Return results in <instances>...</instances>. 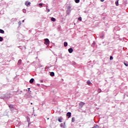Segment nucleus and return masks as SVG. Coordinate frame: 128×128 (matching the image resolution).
Wrapping results in <instances>:
<instances>
[{
    "label": "nucleus",
    "mask_w": 128,
    "mask_h": 128,
    "mask_svg": "<svg viewBox=\"0 0 128 128\" xmlns=\"http://www.w3.org/2000/svg\"><path fill=\"white\" fill-rule=\"evenodd\" d=\"M86 104L84 102H80L79 103V108H82Z\"/></svg>",
    "instance_id": "obj_4"
},
{
    "label": "nucleus",
    "mask_w": 128,
    "mask_h": 128,
    "mask_svg": "<svg viewBox=\"0 0 128 128\" xmlns=\"http://www.w3.org/2000/svg\"><path fill=\"white\" fill-rule=\"evenodd\" d=\"M22 22H24V20H22Z\"/></svg>",
    "instance_id": "obj_36"
},
{
    "label": "nucleus",
    "mask_w": 128,
    "mask_h": 128,
    "mask_svg": "<svg viewBox=\"0 0 128 128\" xmlns=\"http://www.w3.org/2000/svg\"><path fill=\"white\" fill-rule=\"evenodd\" d=\"M47 12H50V9H48Z\"/></svg>",
    "instance_id": "obj_32"
},
{
    "label": "nucleus",
    "mask_w": 128,
    "mask_h": 128,
    "mask_svg": "<svg viewBox=\"0 0 128 128\" xmlns=\"http://www.w3.org/2000/svg\"><path fill=\"white\" fill-rule=\"evenodd\" d=\"M4 40V38L2 36H0V42H2Z\"/></svg>",
    "instance_id": "obj_23"
},
{
    "label": "nucleus",
    "mask_w": 128,
    "mask_h": 128,
    "mask_svg": "<svg viewBox=\"0 0 128 128\" xmlns=\"http://www.w3.org/2000/svg\"><path fill=\"white\" fill-rule=\"evenodd\" d=\"M68 52L70 54H72L74 52V49H72V48H70L68 50Z\"/></svg>",
    "instance_id": "obj_5"
},
{
    "label": "nucleus",
    "mask_w": 128,
    "mask_h": 128,
    "mask_svg": "<svg viewBox=\"0 0 128 128\" xmlns=\"http://www.w3.org/2000/svg\"><path fill=\"white\" fill-rule=\"evenodd\" d=\"M68 46V42H64V46L66 47V46Z\"/></svg>",
    "instance_id": "obj_21"
},
{
    "label": "nucleus",
    "mask_w": 128,
    "mask_h": 128,
    "mask_svg": "<svg viewBox=\"0 0 128 128\" xmlns=\"http://www.w3.org/2000/svg\"><path fill=\"white\" fill-rule=\"evenodd\" d=\"M66 116H68V118H70V116H72V112H67Z\"/></svg>",
    "instance_id": "obj_6"
},
{
    "label": "nucleus",
    "mask_w": 128,
    "mask_h": 128,
    "mask_svg": "<svg viewBox=\"0 0 128 128\" xmlns=\"http://www.w3.org/2000/svg\"><path fill=\"white\" fill-rule=\"evenodd\" d=\"M28 90L30 91V88H28Z\"/></svg>",
    "instance_id": "obj_39"
},
{
    "label": "nucleus",
    "mask_w": 128,
    "mask_h": 128,
    "mask_svg": "<svg viewBox=\"0 0 128 128\" xmlns=\"http://www.w3.org/2000/svg\"><path fill=\"white\" fill-rule=\"evenodd\" d=\"M110 60H114V57H112V56H110Z\"/></svg>",
    "instance_id": "obj_27"
},
{
    "label": "nucleus",
    "mask_w": 128,
    "mask_h": 128,
    "mask_svg": "<svg viewBox=\"0 0 128 128\" xmlns=\"http://www.w3.org/2000/svg\"><path fill=\"white\" fill-rule=\"evenodd\" d=\"M38 6H42V4L40 3V4H38Z\"/></svg>",
    "instance_id": "obj_31"
},
{
    "label": "nucleus",
    "mask_w": 128,
    "mask_h": 128,
    "mask_svg": "<svg viewBox=\"0 0 128 128\" xmlns=\"http://www.w3.org/2000/svg\"><path fill=\"white\" fill-rule=\"evenodd\" d=\"M0 34H4V30H3L0 29Z\"/></svg>",
    "instance_id": "obj_20"
},
{
    "label": "nucleus",
    "mask_w": 128,
    "mask_h": 128,
    "mask_svg": "<svg viewBox=\"0 0 128 128\" xmlns=\"http://www.w3.org/2000/svg\"><path fill=\"white\" fill-rule=\"evenodd\" d=\"M44 44H46V46H50V40H48V38H45L44 40Z\"/></svg>",
    "instance_id": "obj_3"
},
{
    "label": "nucleus",
    "mask_w": 128,
    "mask_h": 128,
    "mask_svg": "<svg viewBox=\"0 0 128 128\" xmlns=\"http://www.w3.org/2000/svg\"><path fill=\"white\" fill-rule=\"evenodd\" d=\"M8 106H9L11 110H12V108H14V105L10 104V105H8Z\"/></svg>",
    "instance_id": "obj_18"
},
{
    "label": "nucleus",
    "mask_w": 128,
    "mask_h": 128,
    "mask_svg": "<svg viewBox=\"0 0 128 128\" xmlns=\"http://www.w3.org/2000/svg\"><path fill=\"white\" fill-rule=\"evenodd\" d=\"M51 20H52V22H56V18L52 17L51 18Z\"/></svg>",
    "instance_id": "obj_19"
},
{
    "label": "nucleus",
    "mask_w": 128,
    "mask_h": 128,
    "mask_svg": "<svg viewBox=\"0 0 128 128\" xmlns=\"http://www.w3.org/2000/svg\"><path fill=\"white\" fill-rule=\"evenodd\" d=\"M47 120H50V118H48Z\"/></svg>",
    "instance_id": "obj_41"
},
{
    "label": "nucleus",
    "mask_w": 128,
    "mask_h": 128,
    "mask_svg": "<svg viewBox=\"0 0 128 128\" xmlns=\"http://www.w3.org/2000/svg\"><path fill=\"white\" fill-rule=\"evenodd\" d=\"M62 117H60L58 118V122H62Z\"/></svg>",
    "instance_id": "obj_11"
},
{
    "label": "nucleus",
    "mask_w": 128,
    "mask_h": 128,
    "mask_svg": "<svg viewBox=\"0 0 128 128\" xmlns=\"http://www.w3.org/2000/svg\"><path fill=\"white\" fill-rule=\"evenodd\" d=\"M100 2H104V0H100Z\"/></svg>",
    "instance_id": "obj_33"
},
{
    "label": "nucleus",
    "mask_w": 128,
    "mask_h": 128,
    "mask_svg": "<svg viewBox=\"0 0 128 128\" xmlns=\"http://www.w3.org/2000/svg\"><path fill=\"white\" fill-rule=\"evenodd\" d=\"M72 8V7H70V6H68L67 7V10H66V14L68 15L70 14L72 10H70Z\"/></svg>",
    "instance_id": "obj_2"
},
{
    "label": "nucleus",
    "mask_w": 128,
    "mask_h": 128,
    "mask_svg": "<svg viewBox=\"0 0 128 128\" xmlns=\"http://www.w3.org/2000/svg\"><path fill=\"white\" fill-rule=\"evenodd\" d=\"M124 66H128V62L126 61H124Z\"/></svg>",
    "instance_id": "obj_15"
},
{
    "label": "nucleus",
    "mask_w": 128,
    "mask_h": 128,
    "mask_svg": "<svg viewBox=\"0 0 128 128\" xmlns=\"http://www.w3.org/2000/svg\"><path fill=\"white\" fill-rule=\"evenodd\" d=\"M98 92L100 94V92H102V89L101 88H98Z\"/></svg>",
    "instance_id": "obj_25"
},
{
    "label": "nucleus",
    "mask_w": 128,
    "mask_h": 128,
    "mask_svg": "<svg viewBox=\"0 0 128 128\" xmlns=\"http://www.w3.org/2000/svg\"><path fill=\"white\" fill-rule=\"evenodd\" d=\"M40 82H44V80H40Z\"/></svg>",
    "instance_id": "obj_34"
},
{
    "label": "nucleus",
    "mask_w": 128,
    "mask_h": 128,
    "mask_svg": "<svg viewBox=\"0 0 128 128\" xmlns=\"http://www.w3.org/2000/svg\"><path fill=\"white\" fill-rule=\"evenodd\" d=\"M22 64V60H19L18 62V65L20 66V64Z\"/></svg>",
    "instance_id": "obj_13"
},
{
    "label": "nucleus",
    "mask_w": 128,
    "mask_h": 128,
    "mask_svg": "<svg viewBox=\"0 0 128 128\" xmlns=\"http://www.w3.org/2000/svg\"><path fill=\"white\" fill-rule=\"evenodd\" d=\"M86 83H87V84H88V86L92 84V82H90V80H88Z\"/></svg>",
    "instance_id": "obj_17"
},
{
    "label": "nucleus",
    "mask_w": 128,
    "mask_h": 128,
    "mask_svg": "<svg viewBox=\"0 0 128 128\" xmlns=\"http://www.w3.org/2000/svg\"><path fill=\"white\" fill-rule=\"evenodd\" d=\"M64 126H66V122H64V124L62 123L60 124V128H64Z\"/></svg>",
    "instance_id": "obj_9"
},
{
    "label": "nucleus",
    "mask_w": 128,
    "mask_h": 128,
    "mask_svg": "<svg viewBox=\"0 0 128 128\" xmlns=\"http://www.w3.org/2000/svg\"><path fill=\"white\" fill-rule=\"evenodd\" d=\"M74 24L76 25V23H74Z\"/></svg>",
    "instance_id": "obj_42"
},
{
    "label": "nucleus",
    "mask_w": 128,
    "mask_h": 128,
    "mask_svg": "<svg viewBox=\"0 0 128 128\" xmlns=\"http://www.w3.org/2000/svg\"><path fill=\"white\" fill-rule=\"evenodd\" d=\"M18 26H22V22L20 21H19V22H18Z\"/></svg>",
    "instance_id": "obj_30"
},
{
    "label": "nucleus",
    "mask_w": 128,
    "mask_h": 128,
    "mask_svg": "<svg viewBox=\"0 0 128 128\" xmlns=\"http://www.w3.org/2000/svg\"><path fill=\"white\" fill-rule=\"evenodd\" d=\"M30 104H32V102H31V103H30Z\"/></svg>",
    "instance_id": "obj_40"
},
{
    "label": "nucleus",
    "mask_w": 128,
    "mask_h": 128,
    "mask_svg": "<svg viewBox=\"0 0 128 128\" xmlns=\"http://www.w3.org/2000/svg\"><path fill=\"white\" fill-rule=\"evenodd\" d=\"M72 122H74V118H72Z\"/></svg>",
    "instance_id": "obj_28"
},
{
    "label": "nucleus",
    "mask_w": 128,
    "mask_h": 128,
    "mask_svg": "<svg viewBox=\"0 0 128 128\" xmlns=\"http://www.w3.org/2000/svg\"><path fill=\"white\" fill-rule=\"evenodd\" d=\"M115 4L116 6H118V0H116V1Z\"/></svg>",
    "instance_id": "obj_16"
},
{
    "label": "nucleus",
    "mask_w": 128,
    "mask_h": 128,
    "mask_svg": "<svg viewBox=\"0 0 128 128\" xmlns=\"http://www.w3.org/2000/svg\"><path fill=\"white\" fill-rule=\"evenodd\" d=\"M74 2L76 4H78V2H80V0H74Z\"/></svg>",
    "instance_id": "obj_24"
},
{
    "label": "nucleus",
    "mask_w": 128,
    "mask_h": 128,
    "mask_svg": "<svg viewBox=\"0 0 128 128\" xmlns=\"http://www.w3.org/2000/svg\"><path fill=\"white\" fill-rule=\"evenodd\" d=\"M34 79L33 78H32L30 80V84H32L34 83Z\"/></svg>",
    "instance_id": "obj_12"
},
{
    "label": "nucleus",
    "mask_w": 128,
    "mask_h": 128,
    "mask_svg": "<svg viewBox=\"0 0 128 128\" xmlns=\"http://www.w3.org/2000/svg\"><path fill=\"white\" fill-rule=\"evenodd\" d=\"M50 76H54V72H50Z\"/></svg>",
    "instance_id": "obj_14"
},
{
    "label": "nucleus",
    "mask_w": 128,
    "mask_h": 128,
    "mask_svg": "<svg viewBox=\"0 0 128 128\" xmlns=\"http://www.w3.org/2000/svg\"><path fill=\"white\" fill-rule=\"evenodd\" d=\"M22 12L24 14H26V9H23Z\"/></svg>",
    "instance_id": "obj_29"
},
{
    "label": "nucleus",
    "mask_w": 128,
    "mask_h": 128,
    "mask_svg": "<svg viewBox=\"0 0 128 128\" xmlns=\"http://www.w3.org/2000/svg\"><path fill=\"white\" fill-rule=\"evenodd\" d=\"M37 86H40V84H38Z\"/></svg>",
    "instance_id": "obj_35"
},
{
    "label": "nucleus",
    "mask_w": 128,
    "mask_h": 128,
    "mask_svg": "<svg viewBox=\"0 0 128 128\" xmlns=\"http://www.w3.org/2000/svg\"><path fill=\"white\" fill-rule=\"evenodd\" d=\"M10 98V93H6L5 94H2L0 96V98L1 100H8Z\"/></svg>",
    "instance_id": "obj_1"
},
{
    "label": "nucleus",
    "mask_w": 128,
    "mask_h": 128,
    "mask_svg": "<svg viewBox=\"0 0 128 128\" xmlns=\"http://www.w3.org/2000/svg\"><path fill=\"white\" fill-rule=\"evenodd\" d=\"M73 64H76V62H73Z\"/></svg>",
    "instance_id": "obj_38"
},
{
    "label": "nucleus",
    "mask_w": 128,
    "mask_h": 128,
    "mask_svg": "<svg viewBox=\"0 0 128 128\" xmlns=\"http://www.w3.org/2000/svg\"><path fill=\"white\" fill-rule=\"evenodd\" d=\"M104 32H102L100 34V38L102 39L104 38Z\"/></svg>",
    "instance_id": "obj_10"
},
{
    "label": "nucleus",
    "mask_w": 128,
    "mask_h": 128,
    "mask_svg": "<svg viewBox=\"0 0 128 128\" xmlns=\"http://www.w3.org/2000/svg\"><path fill=\"white\" fill-rule=\"evenodd\" d=\"M98 124H96L94 126H93L92 128H98Z\"/></svg>",
    "instance_id": "obj_22"
},
{
    "label": "nucleus",
    "mask_w": 128,
    "mask_h": 128,
    "mask_svg": "<svg viewBox=\"0 0 128 128\" xmlns=\"http://www.w3.org/2000/svg\"><path fill=\"white\" fill-rule=\"evenodd\" d=\"M26 118L28 122V126H30V118L28 116L26 117Z\"/></svg>",
    "instance_id": "obj_8"
},
{
    "label": "nucleus",
    "mask_w": 128,
    "mask_h": 128,
    "mask_svg": "<svg viewBox=\"0 0 128 128\" xmlns=\"http://www.w3.org/2000/svg\"><path fill=\"white\" fill-rule=\"evenodd\" d=\"M24 48L25 50L26 49V46H24Z\"/></svg>",
    "instance_id": "obj_37"
},
{
    "label": "nucleus",
    "mask_w": 128,
    "mask_h": 128,
    "mask_svg": "<svg viewBox=\"0 0 128 128\" xmlns=\"http://www.w3.org/2000/svg\"><path fill=\"white\" fill-rule=\"evenodd\" d=\"M25 6H30V2H28V1L25 2Z\"/></svg>",
    "instance_id": "obj_7"
},
{
    "label": "nucleus",
    "mask_w": 128,
    "mask_h": 128,
    "mask_svg": "<svg viewBox=\"0 0 128 128\" xmlns=\"http://www.w3.org/2000/svg\"><path fill=\"white\" fill-rule=\"evenodd\" d=\"M78 20L80 22H82V17H81V16H80V17L78 18Z\"/></svg>",
    "instance_id": "obj_26"
}]
</instances>
